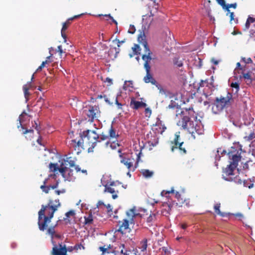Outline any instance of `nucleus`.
I'll return each mask as SVG.
<instances>
[{"mask_svg":"<svg viewBox=\"0 0 255 255\" xmlns=\"http://www.w3.org/2000/svg\"><path fill=\"white\" fill-rule=\"evenodd\" d=\"M60 206L61 203L58 199H50L47 205L41 206V208L38 212V225L39 229L42 231L47 230V234L50 235L52 239L53 238L55 233V228L56 225L48 228V224L51 222L54 213Z\"/></svg>","mask_w":255,"mask_h":255,"instance_id":"1","label":"nucleus"},{"mask_svg":"<svg viewBox=\"0 0 255 255\" xmlns=\"http://www.w3.org/2000/svg\"><path fill=\"white\" fill-rule=\"evenodd\" d=\"M103 140H100V134H97L96 131L91 130H87L83 131L80 135V139L77 141L76 139H73L71 141V147L74 148L77 150V153H79L81 151V149H84L85 146H90L94 148L97 143H101Z\"/></svg>","mask_w":255,"mask_h":255,"instance_id":"2","label":"nucleus"},{"mask_svg":"<svg viewBox=\"0 0 255 255\" xmlns=\"http://www.w3.org/2000/svg\"><path fill=\"white\" fill-rule=\"evenodd\" d=\"M230 159L231 160L230 163L228 166L223 170V173L226 176H230L231 180H233L238 184H242V181L241 179L238 178V176L233 177L234 175L233 172L238 165V162L241 160L240 153L237 151L234 147H232L228 153Z\"/></svg>","mask_w":255,"mask_h":255,"instance_id":"3","label":"nucleus"},{"mask_svg":"<svg viewBox=\"0 0 255 255\" xmlns=\"http://www.w3.org/2000/svg\"><path fill=\"white\" fill-rule=\"evenodd\" d=\"M180 114L183 116L181 121H179L178 125L181 126L184 129L188 130L189 133L193 135L195 133L198 134H201V130L199 129V127L195 125L193 121H190V117L194 116V111L193 108L189 109L185 108L180 112Z\"/></svg>","mask_w":255,"mask_h":255,"instance_id":"4","label":"nucleus"},{"mask_svg":"<svg viewBox=\"0 0 255 255\" xmlns=\"http://www.w3.org/2000/svg\"><path fill=\"white\" fill-rule=\"evenodd\" d=\"M126 214L128 219H124L122 222L120 221L119 228L116 230V232H120L123 235L130 232L129 224H134V219L135 217L138 216L141 217L140 214L136 212L134 207L127 211Z\"/></svg>","mask_w":255,"mask_h":255,"instance_id":"5","label":"nucleus"},{"mask_svg":"<svg viewBox=\"0 0 255 255\" xmlns=\"http://www.w3.org/2000/svg\"><path fill=\"white\" fill-rule=\"evenodd\" d=\"M108 133V135H106L102 132L100 134V140L103 141H105L103 144L104 147L106 148L110 147L112 149H116L117 147H119L120 145L116 140H114L112 142L110 141L111 139L117 140L119 137L118 132L112 125L109 128Z\"/></svg>","mask_w":255,"mask_h":255,"instance_id":"6","label":"nucleus"},{"mask_svg":"<svg viewBox=\"0 0 255 255\" xmlns=\"http://www.w3.org/2000/svg\"><path fill=\"white\" fill-rule=\"evenodd\" d=\"M233 95L228 92L226 97L221 96L216 98L212 106V111L215 114H218L225 108L229 107L233 102Z\"/></svg>","mask_w":255,"mask_h":255,"instance_id":"7","label":"nucleus"},{"mask_svg":"<svg viewBox=\"0 0 255 255\" xmlns=\"http://www.w3.org/2000/svg\"><path fill=\"white\" fill-rule=\"evenodd\" d=\"M118 152L120 153L119 156L121 158V162L127 167L129 171H134L136 168V166H133L134 159L131 158L128 154L122 153L120 149Z\"/></svg>","mask_w":255,"mask_h":255,"instance_id":"8","label":"nucleus"},{"mask_svg":"<svg viewBox=\"0 0 255 255\" xmlns=\"http://www.w3.org/2000/svg\"><path fill=\"white\" fill-rule=\"evenodd\" d=\"M89 122H93L97 119L100 115V111L98 106H90L88 110L85 111Z\"/></svg>","mask_w":255,"mask_h":255,"instance_id":"9","label":"nucleus"},{"mask_svg":"<svg viewBox=\"0 0 255 255\" xmlns=\"http://www.w3.org/2000/svg\"><path fill=\"white\" fill-rule=\"evenodd\" d=\"M180 136L176 135L173 140L170 142L171 150L174 152L176 149H178L180 154H184L186 153V150L184 147H182L183 142H179V139Z\"/></svg>","mask_w":255,"mask_h":255,"instance_id":"10","label":"nucleus"},{"mask_svg":"<svg viewBox=\"0 0 255 255\" xmlns=\"http://www.w3.org/2000/svg\"><path fill=\"white\" fill-rule=\"evenodd\" d=\"M59 172L62 174L63 177L67 180L71 181L76 179L74 175L73 170L67 167H61L59 169Z\"/></svg>","mask_w":255,"mask_h":255,"instance_id":"11","label":"nucleus"},{"mask_svg":"<svg viewBox=\"0 0 255 255\" xmlns=\"http://www.w3.org/2000/svg\"><path fill=\"white\" fill-rule=\"evenodd\" d=\"M145 54L142 55V59L144 61V68L145 70H151L150 62L152 60V52L149 49L144 50Z\"/></svg>","mask_w":255,"mask_h":255,"instance_id":"12","label":"nucleus"},{"mask_svg":"<svg viewBox=\"0 0 255 255\" xmlns=\"http://www.w3.org/2000/svg\"><path fill=\"white\" fill-rule=\"evenodd\" d=\"M81 14L75 15L73 17L68 18L65 22L63 23L62 27L61 29V36L64 39V41H66V35L65 34V31L67 29L69 25L71 24V21L75 18L79 17Z\"/></svg>","mask_w":255,"mask_h":255,"instance_id":"13","label":"nucleus"},{"mask_svg":"<svg viewBox=\"0 0 255 255\" xmlns=\"http://www.w3.org/2000/svg\"><path fill=\"white\" fill-rule=\"evenodd\" d=\"M175 198L177 200V202H174V205L177 206L181 207L183 204H185L187 206H189L190 205V201L189 199H185L182 197L181 195L178 192H176Z\"/></svg>","mask_w":255,"mask_h":255,"instance_id":"14","label":"nucleus"},{"mask_svg":"<svg viewBox=\"0 0 255 255\" xmlns=\"http://www.w3.org/2000/svg\"><path fill=\"white\" fill-rule=\"evenodd\" d=\"M58 248L56 245H54L52 248V255H67V249L64 246L62 247V244H60Z\"/></svg>","mask_w":255,"mask_h":255,"instance_id":"15","label":"nucleus"},{"mask_svg":"<svg viewBox=\"0 0 255 255\" xmlns=\"http://www.w3.org/2000/svg\"><path fill=\"white\" fill-rule=\"evenodd\" d=\"M174 205V202H170L168 200L167 202H164L162 204V213H165V215L170 214Z\"/></svg>","mask_w":255,"mask_h":255,"instance_id":"16","label":"nucleus"},{"mask_svg":"<svg viewBox=\"0 0 255 255\" xmlns=\"http://www.w3.org/2000/svg\"><path fill=\"white\" fill-rule=\"evenodd\" d=\"M146 75L143 78V81L146 83H150L152 85L157 86V83L156 81L153 77L151 73V70H145Z\"/></svg>","mask_w":255,"mask_h":255,"instance_id":"17","label":"nucleus"},{"mask_svg":"<svg viewBox=\"0 0 255 255\" xmlns=\"http://www.w3.org/2000/svg\"><path fill=\"white\" fill-rule=\"evenodd\" d=\"M137 40L139 44H141L144 48V50L149 49L147 42L145 40V35L143 31H140L138 35Z\"/></svg>","mask_w":255,"mask_h":255,"instance_id":"18","label":"nucleus"},{"mask_svg":"<svg viewBox=\"0 0 255 255\" xmlns=\"http://www.w3.org/2000/svg\"><path fill=\"white\" fill-rule=\"evenodd\" d=\"M130 106L132 109L137 110L139 108H145L147 105L145 103L137 101L132 99L130 103Z\"/></svg>","mask_w":255,"mask_h":255,"instance_id":"19","label":"nucleus"},{"mask_svg":"<svg viewBox=\"0 0 255 255\" xmlns=\"http://www.w3.org/2000/svg\"><path fill=\"white\" fill-rule=\"evenodd\" d=\"M114 184V183H111L110 186L106 185L105 186V192H109L111 194H112V198L114 199H115L118 198L117 193H118V191L116 190L114 188L112 187V186H113Z\"/></svg>","mask_w":255,"mask_h":255,"instance_id":"20","label":"nucleus"},{"mask_svg":"<svg viewBox=\"0 0 255 255\" xmlns=\"http://www.w3.org/2000/svg\"><path fill=\"white\" fill-rule=\"evenodd\" d=\"M31 87V82H30L28 83L27 84L24 85L23 86V90L24 92V95L25 98L26 99V101H27L28 100V97L30 95V93L28 92V90Z\"/></svg>","mask_w":255,"mask_h":255,"instance_id":"21","label":"nucleus"},{"mask_svg":"<svg viewBox=\"0 0 255 255\" xmlns=\"http://www.w3.org/2000/svg\"><path fill=\"white\" fill-rule=\"evenodd\" d=\"M117 249V252H120V253L124 255L125 253H128V251L125 249V245L123 244H119L117 247L115 248V250Z\"/></svg>","mask_w":255,"mask_h":255,"instance_id":"22","label":"nucleus"},{"mask_svg":"<svg viewBox=\"0 0 255 255\" xmlns=\"http://www.w3.org/2000/svg\"><path fill=\"white\" fill-rule=\"evenodd\" d=\"M220 207H221L220 203H219L216 204L214 207L215 212L217 214H218L222 217H224V216H225V213L221 212V211L220 210Z\"/></svg>","mask_w":255,"mask_h":255,"instance_id":"23","label":"nucleus"},{"mask_svg":"<svg viewBox=\"0 0 255 255\" xmlns=\"http://www.w3.org/2000/svg\"><path fill=\"white\" fill-rule=\"evenodd\" d=\"M141 173L143 176L146 178H150L153 174V172L149 170L148 169H142Z\"/></svg>","mask_w":255,"mask_h":255,"instance_id":"24","label":"nucleus"},{"mask_svg":"<svg viewBox=\"0 0 255 255\" xmlns=\"http://www.w3.org/2000/svg\"><path fill=\"white\" fill-rule=\"evenodd\" d=\"M66 218H64V221H67L68 222H70V220L69 218L70 217H74L75 216V212L74 210H70L65 214Z\"/></svg>","mask_w":255,"mask_h":255,"instance_id":"25","label":"nucleus"},{"mask_svg":"<svg viewBox=\"0 0 255 255\" xmlns=\"http://www.w3.org/2000/svg\"><path fill=\"white\" fill-rule=\"evenodd\" d=\"M226 15L229 16L230 22L231 23H232L233 21H234L235 23H238V19L234 18L235 15H234V13L233 12H231L230 11H229V12L227 11Z\"/></svg>","mask_w":255,"mask_h":255,"instance_id":"26","label":"nucleus"},{"mask_svg":"<svg viewBox=\"0 0 255 255\" xmlns=\"http://www.w3.org/2000/svg\"><path fill=\"white\" fill-rule=\"evenodd\" d=\"M170 193H172V194H173L174 193V190L173 189V188H172L170 190H163L161 192V195L162 196H165L167 198H169V194Z\"/></svg>","mask_w":255,"mask_h":255,"instance_id":"27","label":"nucleus"},{"mask_svg":"<svg viewBox=\"0 0 255 255\" xmlns=\"http://www.w3.org/2000/svg\"><path fill=\"white\" fill-rule=\"evenodd\" d=\"M69 163V165L70 167H73L75 166V158L72 157H68L66 158V160H65Z\"/></svg>","mask_w":255,"mask_h":255,"instance_id":"28","label":"nucleus"},{"mask_svg":"<svg viewBox=\"0 0 255 255\" xmlns=\"http://www.w3.org/2000/svg\"><path fill=\"white\" fill-rule=\"evenodd\" d=\"M245 71H243L242 72V74L243 75L242 77L244 78L246 80H250L251 81H252L251 78V71H249L248 72L245 73Z\"/></svg>","mask_w":255,"mask_h":255,"instance_id":"29","label":"nucleus"},{"mask_svg":"<svg viewBox=\"0 0 255 255\" xmlns=\"http://www.w3.org/2000/svg\"><path fill=\"white\" fill-rule=\"evenodd\" d=\"M49 168L51 171L55 172L57 171H59V169L60 168H59L58 167H57V164L51 163L49 164Z\"/></svg>","mask_w":255,"mask_h":255,"instance_id":"30","label":"nucleus"},{"mask_svg":"<svg viewBox=\"0 0 255 255\" xmlns=\"http://www.w3.org/2000/svg\"><path fill=\"white\" fill-rule=\"evenodd\" d=\"M93 220L91 214H89L87 217H85V224H91L92 223Z\"/></svg>","mask_w":255,"mask_h":255,"instance_id":"31","label":"nucleus"},{"mask_svg":"<svg viewBox=\"0 0 255 255\" xmlns=\"http://www.w3.org/2000/svg\"><path fill=\"white\" fill-rule=\"evenodd\" d=\"M245 66L242 67L241 66V63L240 62H238L236 64V68L235 69V72L237 71L238 73H240V71H245Z\"/></svg>","mask_w":255,"mask_h":255,"instance_id":"32","label":"nucleus"},{"mask_svg":"<svg viewBox=\"0 0 255 255\" xmlns=\"http://www.w3.org/2000/svg\"><path fill=\"white\" fill-rule=\"evenodd\" d=\"M237 6V4L236 3L228 4L226 5L224 9H225L227 11L229 12V11H230L229 9L230 8L233 7L234 8H236Z\"/></svg>","mask_w":255,"mask_h":255,"instance_id":"33","label":"nucleus"},{"mask_svg":"<svg viewBox=\"0 0 255 255\" xmlns=\"http://www.w3.org/2000/svg\"><path fill=\"white\" fill-rule=\"evenodd\" d=\"M142 245L140 248L141 251L142 252H144L146 250L147 247V241L146 239L144 240L141 243Z\"/></svg>","mask_w":255,"mask_h":255,"instance_id":"34","label":"nucleus"},{"mask_svg":"<svg viewBox=\"0 0 255 255\" xmlns=\"http://www.w3.org/2000/svg\"><path fill=\"white\" fill-rule=\"evenodd\" d=\"M168 108L169 109H174L176 110V113L178 112L180 109L179 108L178 105H176L175 104H173V103H171V104L169 105L168 106Z\"/></svg>","mask_w":255,"mask_h":255,"instance_id":"35","label":"nucleus"},{"mask_svg":"<svg viewBox=\"0 0 255 255\" xmlns=\"http://www.w3.org/2000/svg\"><path fill=\"white\" fill-rule=\"evenodd\" d=\"M241 61L243 62L245 64H249L253 62V61L250 57L246 58V57H242L241 58Z\"/></svg>","mask_w":255,"mask_h":255,"instance_id":"36","label":"nucleus"},{"mask_svg":"<svg viewBox=\"0 0 255 255\" xmlns=\"http://www.w3.org/2000/svg\"><path fill=\"white\" fill-rule=\"evenodd\" d=\"M103 98H104L105 101L106 102H107L109 105H112L113 102L111 103L109 99L106 97V95L102 96V95H98L97 96V99H102Z\"/></svg>","mask_w":255,"mask_h":255,"instance_id":"37","label":"nucleus"},{"mask_svg":"<svg viewBox=\"0 0 255 255\" xmlns=\"http://www.w3.org/2000/svg\"><path fill=\"white\" fill-rule=\"evenodd\" d=\"M255 138V132H252L248 136H246L245 138L247 140H251Z\"/></svg>","mask_w":255,"mask_h":255,"instance_id":"38","label":"nucleus"},{"mask_svg":"<svg viewBox=\"0 0 255 255\" xmlns=\"http://www.w3.org/2000/svg\"><path fill=\"white\" fill-rule=\"evenodd\" d=\"M155 218V214H150L149 217L147 218V222L148 223H151Z\"/></svg>","mask_w":255,"mask_h":255,"instance_id":"39","label":"nucleus"},{"mask_svg":"<svg viewBox=\"0 0 255 255\" xmlns=\"http://www.w3.org/2000/svg\"><path fill=\"white\" fill-rule=\"evenodd\" d=\"M244 185L245 187H248L249 189H251L254 187L253 183H249L248 181L244 180L243 181Z\"/></svg>","mask_w":255,"mask_h":255,"instance_id":"40","label":"nucleus"},{"mask_svg":"<svg viewBox=\"0 0 255 255\" xmlns=\"http://www.w3.org/2000/svg\"><path fill=\"white\" fill-rule=\"evenodd\" d=\"M135 28L133 25H130L128 32L130 34H133L135 32Z\"/></svg>","mask_w":255,"mask_h":255,"instance_id":"41","label":"nucleus"},{"mask_svg":"<svg viewBox=\"0 0 255 255\" xmlns=\"http://www.w3.org/2000/svg\"><path fill=\"white\" fill-rule=\"evenodd\" d=\"M105 206L107 209V213L111 215L112 214V209H113L112 207H111V206L110 204L105 205Z\"/></svg>","mask_w":255,"mask_h":255,"instance_id":"42","label":"nucleus"},{"mask_svg":"<svg viewBox=\"0 0 255 255\" xmlns=\"http://www.w3.org/2000/svg\"><path fill=\"white\" fill-rule=\"evenodd\" d=\"M231 87H232V88H235V89H236L237 90V91H238L239 90V88H240V85H239V84L237 82H234V83H232L231 84Z\"/></svg>","mask_w":255,"mask_h":255,"instance_id":"43","label":"nucleus"},{"mask_svg":"<svg viewBox=\"0 0 255 255\" xmlns=\"http://www.w3.org/2000/svg\"><path fill=\"white\" fill-rule=\"evenodd\" d=\"M217 2L219 4L221 5L223 9L225 8V7L226 6V3L225 0H216Z\"/></svg>","mask_w":255,"mask_h":255,"instance_id":"44","label":"nucleus"},{"mask_svg":"<svg viewBox=\"0 0 255 255\" xmlns=\"http://www.w3.org/2000/svg\"><path fill=\"white\" fill-rule=\"evenodd\" d=\"M132 50L135 53H137L140 50V49L138 45L135 44L134 47L132 48Z\"/></svg>","mask_w":255,"mask_h":255,"instance_id":"45","label":"nucleus"},{"mask_svg":"<svg viewBox=\"0 0 255 255\" xmlns=\"http://www.w3.org/2000/svg\"><path fill=\"white\" fill-rule=\"evenodd\" d=\"M115 104L118 106V109H121L122 108L123 105L118 102V98L117 96L115 97Z\"/></svg>","mask_w":255,"mask_h":255,"instance_id":"46","label":"nucleus"},{"mask_svg":"<svg viewBox=\"0 0 255 255\" xmlns=\"http://www.w3.org/2000/svg\"><path fill=\"white\" fill-rule=\"evenodd\" d=\"M115 41L117 42V43H118L117 46H118V47H119L120 46V44H121V43H124V42H125V41H124V40L120 41L119 39H117V38H116V39H115V40H114L113 41V42H115Z\"/></svg>","mask_w":255,"mask_h":255,"instance_id":"47","label":"nucleus"},{"mask_svg":"<svg viewBox=\"0 0 255 255\" xmlns=\"http://www.w3.org/2000/svg\"><path fill=\"white\" fill-rule=\"evenodd\" d=\"M55 193L57 195H60V194L65 193V189H62V190H57L55 191Z\"/></svg>","mask_w":255,"mask_h":255,"instance_id":"48","label":"nucleus"},{"mask_svg":"<svg viewBox=\"0 0 255 255\" xmlns=\"http://www.w3.org/2000/svg\"><path fill=\"white\" fill-rule=\"evenodd\" d=\"M58 52L59 53L60 55H61L62 53H64L62 49L61 45H59L58 46Z\"/></svg>","mask_w":255,"mask_h":255,"instance_id":"49","label":"nucleus"},{"mask_svg":"<svg viewBox=\"0 0 255 255\" xmlns=\"http://www.w3.org/2000/svg\"><path fill=\"white\" fill-rule=\"evenodd\" d=\"M75 249L78 250V249H85V247L81 244L80 245H77L75 246Z\"/></svg>","mask_w":255,"mask_h":255,"instance_id":"50","label":"nucleus"},{"mask_svg":"<svg viewBox=\"0 0 255 255\" xmlns=\"http://www.w3.org/2000/svg\"><path fill=\"white\" fill-rule=\"evenodd\" d=\"M105 16L109 17L111 19H112V21H113V22H114L116 25H117L118 23H117V21H116V20H115L113 18V17L112 16H111V15H110V14H106V15H105Z\"/></svg>","mask_w":255,"mask_h":255,"instance_id":"51","label":"nucleus"},{"mask_svg":"<svg viewBox=\"0 0 255 255\" xmlns=\"http://www.w3.org/2000/svg\"><path fill=\"white\" fill-rule=\"evenodd\" d=\"M105 82H108L109 83L108 86H110L112 84V80L110 79V78H107L106 79V80L105 81Z\"/></svg>","mask_w":255,"mask_h":255,"instance_id":"52","label":"nucleus"},{"mask_svg":"<svg viewBox=\"0 0 255 255\" xmlns=\"http://www.w3.org/2000/svg\"><path fill=\"white\" fill-rule=\"evenodd\" d=\"M250 24L251 23L248 20H247L244 30H246L248 29H249V28L250 27Z\"/></svg>","mask_w":255,"mask_h":255,"instance_id":"53","label":"nucleus"},{"mask_svg":"<svg viewBox=\"0 0 255 255\" xmlns=\"http://www.w3.org/2000/svg\"><path fill=\"white\" fill-rule=\"evenodd\" d=\"M247 20H248L251 23H254V22H255V18H253L251 16H249Z\"/></svg>","mask_w":255,"mask_h":255,"instance_id":"54","label":"nucleus"},{"mask_svg":"<svg viewBox=\"0 0 255 255\" xmlns=\"http://www.w3.org/2000/svg\"><path fill=\"white\" fill-rule=\"evenodd\" d=\"M250 162V161H247L243 165V168L244 169H249V163Z\"/></svg>","mask_w":255,"mask_h":255,"instance_id":"55","label":"nucleus"},{"mask_svg":"<svg viewBox=\"0 0 255 255\" xmlns=\"http://www.w3.org/2000/svg\"><path fill=\"white\" fill-rule=\"evenodd\" d=\"M211 62L215 65H218L219 63V61L214 58H212Z\"/></svg>","mask_w":255,"mask_h":255,"instance_id":"56","label":"nucleus"},{"mask_svg":"<svg viewBox=\"0 0 255 255\" xmlns=\"http://www.w3.org/2000/svg\"><path fill=\"white\" fill-rule=\"evenodd\" d=\"M50 62H51L49 60H48L47 59H46L45 61L42 62L41 64L42 65V66H44L45 67L46 64L50 63Z\"/></svg>","mask_w":255,"mask_h":255,"instance_id":"57","label":"nucleus"},{"mask_svg":"<svg viewBox=\"0 0 255 255\" xmlns=\"http://www.w3.org/2000/svg\"><path fill=\"white\" fill-rule=\"evenodd\" d=\"M100 250L103 252V254H104V253L107 251V249L105 248L104 247H100Z\"/></svg>","mask_w":255,"mask_h":255,"instance_id":"58","label":"nucleus"},{"mask_svg":"<svg viewBox=\"0 0 255 255\" xmlns=\"http://www.w3.org/2000/svg\"><path fill=\"white\" fill-rule=\"evenodd\" d=\"M145 112L146 114H149L150 115L151 114V110L149 108H147L145 109Z\"/></svg>","mask_w":255,"mask_h":255,"instance_id":"59","label":"nucleus"},{"mask_svg":"<svg viewBox=\"0 0 255 255\" xmlns=\"http://www.w3.org/2000/svg\"><path fill=\"white\" fill-rule=\"evenodd\" d=\"M255 30L254 31V30H251L250 31V36L251 37H253L254 36H255Z\"/></svg>","mask_w":255,"mask_h":255,"instance_id":"60","label":"nucleus"},{"mask_svg":"<svg viewBox=\"0 0 255 255\" xmlns=\"http://www.w3.org/2000/svg\"><path fill=\"white\" fill-rule=\"evenodd\" d=\"M73 167H75V169L76 170L77 172L81 171V168L79 167L78 165H75V166H74Z\"/></svg>","mask_w":255,"mask_h":255,"instance_id":"61","label":"nucleus"},{"mask_svg":"<svg viewBox=\"0 0 255 255\" xmlns=\"http://www.w3.org/2000/svg\"><path fill=\"white\" fill-rule=\"evenodd\" d=\"M31 132H33L32 129H25L24 131H23V134H26L27 133Z\"/></svg>","mask_w":255,"mask_h":255,"instance_id":"62","label":"nucleus"},{"mask_svg":"<svg viewBox=\"0 0 255 255\" xmlns=\"http://www.w3.org/2000/svg\"><path fill=\"white\" fill-rule=\"evenodd\" d=\"M58 186V184L56 183L55 185L49 186V187H50V188H51L52 189H54L57 188Z\"/></svg>","mask_w":255,"mask_h":255,"instance_id":"63","label":"nucleus"},{"mask_svg":"<svg viewBox=\"0 0 255 255\" xmlns=\"http://www.w3.org/2000/svg\"><path fill=\"white\" fill-rule=\"evenodd\" d=\"M101 205H103L105 206V205L102 201H99L97 204V207H99Z\"/></svg>","mask_w":255,"mask_h":255,"instance_id":"64","label":"nucleus"}]
</instances>
